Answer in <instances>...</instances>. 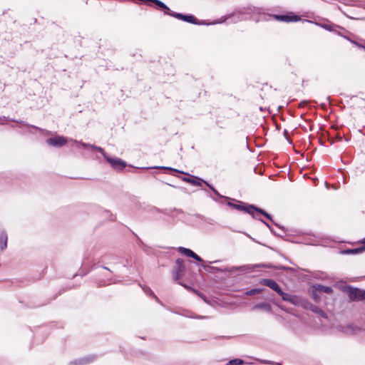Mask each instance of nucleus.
Masks as SVG:
<instances>
[{
  "label": "nucleus",
  "instance_id": "f257e3e1",
  "mask_svg": "<svg viewBox=\"0 0 365 365\" xmlns=\"http://www.w3.org/2000/svg\"><path fill=\"white\" fill-rule=\"evenodd\" d=\"M252 13L266 15L264 9L263 8L249 6L247 8H245L244 11L240 10L237 12H234L230 16H228L226 19L234 18L233 22H237L238 21L245 20L247 18L245 16L246 14H250Z\"/></svg>",
  "mask_w": 365,
  "mask_h": 365
},
{
  "label": "nucleus",
  "instance_id": "f03ea898",
  "mask_svg": "<svg viewBox=\"0 0 365 365\" xmlns=\"http://www.w3.org/2000/svg\"><path fill=\"white\" fill-rule=\"evenodd\" d=\"M169 16H173L175 19L182 20L185 22H187L192 24L195 25H209L210 24H207L205 21H199L195 16L192 14H184L181 13H177L173 11L172 13H169Z\"/></svg>",
  "mask_w": 365,
  "mask_h": 365
},
{
  "label": "nucleus",
  "instance_id": "7ed1b4c3",
  "mask_svg": "<svg viewBox=\"0 0 365 365\" xmlns=\"http://www.w3.org/2000/svg\"><path fill=\"white\" fill-rule=\"evenodd\" d=\"M346 292L351 301L359 302L365 300V290H362L357 287L348 286Z\"/></svg>",
  "mask_w": 365,
  "mask_h": 365
},
{
  "label": "nucleus",
  "instance_id": "20e7f679",
  "mask_svg": "<svg viewBox=\"0 0 365 365\" xmlns=\"http://www.w3.org/2000/svg\"><path fill=\"white\" fill-rule=\"evenodd\" d=\"M299 307H302L306 309H309L313 313L319 315L322 318H324V319L328 318L327 313L324 312L321 308H319L318 306H317L315 304H313L312 302H310L309 301H308L305 299H303V298L302 299Z\"/></svg>",
  "mask_w": 365,
  "mask_h": 365
},
{
  "label": "nucleus",
  "instance_id": "39448f33",
  "mask_svg": "<svg viewBox=\"0 0 365 365\" xmlns=\"http://www.w3.org/2000/svg\"><path fill=\"white\" fill-rule=\"evenodd\" d=\"M185 269L184 260L181 258H178L175 260V266L173 271L174 279L178 281L185 274Z\"/></svg>",
  "mask_w": 365,
  "mask_h": 365
},
{
  "label": "nucleus",
  "instance_id": "423d86ee",
  "mask_svg": "<svg viewBox=\"0 0 365 365\" xmlns=\"http://www.w3.org/2000/svg\"><path fill=\"white\" fill-rule=\"evenodd\" d=\"M269 17H273L274 19L279 21L284 22H297L301 20V17L299 15H295L290 12L286 14H267Z\"/></svg>",
  "mask_w": 365,
  "mask_h": 365
},
{
  "label": "nucleus",
  "instance_id": "0eeeda50",
  "mask_svg": "<svg viewBox=\"0 0 365 365\" xmlns=\"http://www.w3.org/2000/svg\"><path fill=\"white\" fill-rule=\"evenodd\" d=\"M105 160L109 163L111 167L116 170L121 171L123 170L127 165L125 161L121 160L118 158H111L108 155H105Z\"/></svg>",
  "mask_w": 365,
  "mask_h": 365
},
{
  "label": "nucleus",
  "instance_id": "6e6552de",
  "mask_svg": "<svg viewBox=\"0 0 365 365\" xmlns=\"http://www.w3.org/2000/svg\"><path fill=\"white\" fill-rule=\"evenodd\" d=\"M278 294L282 297V299L283 301L289 302L292 304H294L295 306H299V304L302 299V297H299L297 295H293V294L286 293V292H283L282 289L280 291V292Z\"/></svg>",
  "mask_w": 365,
  "mask_h": 365
},
{
  "label": "nucleus",
  "instance_id": "1a4fd4ad",
  "mask_svg": "<svg viewBox=\"0 0 365 365\" xmlns=\"http://www.w3.org/2000/svg\"><path fill=\"white\" fill-rule=\"evenodd\" d=\"M46 142L48 145L55 148H61L66 144L67 140L63 136H56L54 138H48Z\"/></svg>",
  "mask_w": 365,
  "mask_h": 365
},
{
  "label": "nucleus",
  "instance_id": "9d476101",
  "mask_svg": "<svg viewBox=\"0 0 365 365\" xmlns=\"http://www.w3.org/2000/svg\"><path fill=\"white\" fill-rule=\"evenodd\" d=\"M260 284L267 286L276 292L277 294L282 290L279 284L272 279H262L259 281Z\"/></svg>",
  "mask_w": 365,
  "mask_h": 365
},
{
  "label": "nucleus",
  "instance_id": "9b49d317",
  "mask_svg": "<svg viewBox=\"0 0 365 365\" xmlns=\"http://www.w3.org/2000/svg\"><path fill=\"white\" fill-rule=\"evenodd\" d=\"M178 251L181 254L184 255L185 256H186L187 257L192 258L198 262H203L202 259L200 256H198L195 252H194L192 250H190L189 248L179 247Z\"/></svg>",
  "mask_w": 365,
  "mask_h": 365
},
{
  "label": "nucleus",
  "instance_id": "f8f14e48",
  "mask_svg": "<svg viewBox=\"0 0 365 365\" xmlns=\"http://www.w3.org/2000/svg\"><path fill=\"white\" fill-rule=\"evenodd\" d=\"M255 267H266V268H273L277 270H286V271H294V269L290 267H286L284 265H273L272 264H258L252 266V269Z\"/></svg>",
  "mask_w": 365,
  "mask_h": 365
},
{
  "label": "nucleus",
  "instance_id": "ddd939ff",
  "mask_svg": "<svg viewBox=\"0 0 365 365\" xmlns=\"http://www.w3.org/2000/svg\"><path fill=\"white\" fill-rule=\"evenodd\" d=\"M96 359L95 356H88L86 357H83L81 359H75L73 361H71L68 363V365H86L88 364L91 363Z\"/></svg>",
  "mask_w": 365,
  "mask_h": 365
},
{
  "label": "nucleus",
  "instance_id": "4468645a",
  "mask_svg": "<svg viewBox=\"0 0 365 365\" xmlns=\"http://www.w3.org/2000/svg\"><path fill=\"white\" fill-rule=\"evenodd\" d=\"M145 1H150L154 4L155 9L163 11L165 14L169 15V13H172L170 8L160 0H145Z\"/></svg>",
  "mask_w": 365,
  "mask_h": 365
},
{
  "label": "nucleus",
  "instance_id": "2eb2a0df",
  "mask_svg": "<svg viewBox=\"0 0 365 365\" xmlns=\"http://www.w3.org/2000/svg\"><path fill=\"white\" fill-rule=\"evenodd\" d=\"M234 200L235 201V200ZM236 202L237 203H233L231 202H228L227 206L234 210L244 211L246 213L250 212V211L247 210V206H248L247 203H245V202H241L239 200H236Z\"/></svg>",
  "mask_w": 365,
  "mask_h": 365
},
{
  "label": "nucleus",
  "instance_id": "dca6fc26",
  "mask_svg": "<svg viewBox=\"0 0 365 365\" xmlns=\"http://www.w3.org/2000/svg\"><path fill=\"white\" fill-rule=\"evenodd\" d=\"M340 330L346 334H354L361 330V328L354 324H349L345 327H341Z\"/></svg>",
  "mask_w": 365,
  "mask_h": 365
},
{
  "label": "nucleus",
  "instance_id": "f3484780",
  "mask_svg": "<svg viewBox=\"0 0 365 365\" xmlns=\"http://www.w3.org/2000/svg\"><path fill=\"white\" fill-rule=\"evenodd\" d=\"M247 210L250 211V212H247V213L250 214L252 217L253 219L258 220L260 221L262 219L259 217V215L257 214H255L253 211H256L261 215H262V213L265 211L262 208H259L254 205H250V204H248Z\"/></svg>",
  "mask_w": 365,
  "mask_h": 365
},
{
  "label": "nucleus",
  "instance_id": "a211bd4d",
  "mask_svg": "<svg viewBox=\"0 0 365 365\" xmlns=\"http://www.w3.org/2000/svg\"><path fill=\"white\" fill-rule=\"evenodd\" d=\"M182 180H183L184 182H189L192 185L195 186H200V181H202V180L200 179V178L193 175H190V177H182Z\"/></svg>",
  "mask_w": 365,
  "mask_h": 365
},
{
  "label": "nucleus",
  "instance_id": "6ab92c4d",
  "mask_svg": "<svg viewBox=\"0 0 365 365\" xmlns=\"http://www.w3.org/2000/svg\"><path fill=\"white\" fill-rule=\"evenodd\" d=\"M252 309L253 310L263 309L265 312H272V306L268 302H259V303L255 304L252 307Z\"/></svg>",
  "mask_w": 365,
  "mask_h": 365
},
{
  "label": "nucleus",
  "instance_id": "aec40b11",
  "mask_svg": "<svg viewBox=\"0 0 365 365\" xmlns=\"http://www.w3.org/2000/svg\"><path fill=\"white\" fill-rule=\"evenodd\" d=\"M320 26L322 27L324 29L327 30V31H331L333 32L334 31V28H338L339 29L343 31H345L346 33L347 34H350L349 31L346 30L344 28L341 27V26H337L336 24H320Z\"/></svg>",
  "mask_w": 365,
  "mask_h": 365
},
{
  "label": "nucleus",
  "instance_id": "412c9836",
  "mask_svg": "<svg viewBox=\"0 0 365 365\" xmlns=\"http://www.w3.org/2000/svg\"><path fill=\"white\" fill-rule=\"evenodd\" d=\"M0 120H10V121L16 122V123H20L22 125H25V126H27V127H31V128H35V129L40 130L39 128H38V127H36L35 125H30V124L27 123L26 122H25L24 120H15V119L9 118V117H6V116L0 117ZM3 124H4V123H2V122H0V125H3Z\"/></svg>",
  "mask_w": 365,
  "mask_h": 365
},
{
  "label": "nucleus",
  "instance_id": "4be33fe9",
  "mask_svg": "<svg viewBox=\"0 0 365 365\" xmlns=\"http://www.w3.org/2000/svg\"><path fill=\"white\" fill-rule=\"evenodd\" d=\"M365 250V247H359L353 249H346L341 251V254L344 255H357L361 253Z\"/></svg>",
  "mask_w": 365,
  "mask_h": 365
},
{
  "label": "nucleus",
  "instance_id": "5701e85b",
  "mask_svg": "<svg viewBox=\"0 0 365 365\" xmlns=\"http://www.w3.org/2000/svg\"><path fill=\"white\" fill-rule=\"evenodd\" d=\"M312 288L316 291H321L327 294H331L333 292V289L329 286H324L322 284H313Z\"/></svg>",
  "mask_w": 365,
  "mask_h": 365
},
{
  "label": "nucleus",
  "instance_id": "b1692460",
  "mask_svg": "<svg viewBox=\"0 0 365 365\" xmlns=\"http://www.w3.org/2000/svg\"><path fill=\"white\" fill-rule=\"evenodd\" d=\"M8 236L5 232H2L0 235V247L1 250H4L7 247Z\"/></svg>",
  "mask_w": 365,
  "mask_h": 365
},
{
  "label": "nucleus",
  "instance_id": "393cba45",
  "mask_svg": "<svg viewBox=\"0 0 365 365\" xmlns=\"http://www.w3.org/2000/svg\"><path fill=\"white\" fill-rule=\"evenodd\" d=\"M81 145L83 148H86L87 147H90L93 150H98L99 152H101L103 156V158H105V155H108L104 150L101 148V147H98V146H96L95 145H90V144H86L85 143H81Z\"/></svg>",
  "mask_w": 365,
  "mask_h": 365
},
{
  "label": "nucleus",
  "instance_id": "a878e982",
  "mask_svg": "<svg viewBox=\"0 0 365 365\" xmlns=\"http://www.w3.org/2000/svg\"><path fill=\"white\" fill-rule=\"evenodd\" d=\"M141 287H142V289L144 291V292L148 295V296H150V297H153L158 302H160V300L158 298V297L153 293V292L152 291V289L148 287V286H145V285H140Z\"/></svg>",
  "mask_w": 365,
  "mask_h": 365
},
{
  "label": "nucleus",
  "instance_id": "bb28decb",
  "mask_svg": "<svg viewBox=\"0 0 365 365\" xmlns=\"http://www.w3.org/2000/svg\"><path fill=\"white\" fill-rule=\"evenodd\" d=\"M264 290V289H263V288H253V289L246 291L245 294L247 296H252V295L260 294Z\"/></svg>",
  "mask_w": 365,
  "mask_h": 365
},
{
  "label": "nucleus",
  "instance_id": "cd10ccee",
  "mask_svg": "<svg viewBox=\"0 0 365 365\" xmlns=\"http://www.w3.org/2000/svg\"><path fill=\"white\" fill-rule=\"evenodd\" d=\"M202 267L205 271L211 272V273L222 272V269L220 268H218L216 267L207 266V265H202Z\"/></svg>",
  "mask_w": 365,
  "mask_h": 365
},
{
  "label": "nucleus",
  "instance_id": "c85d7f7f",
  "mask_svg": "<svg viewBox=\"0 0 365 365\" xmlns=\"http://www.w3.org/2000/svg\"><path fill=\"white\" fill-rule=\"evenodd\" d=\"M244 363V360L241 359H234L230 360L226 365H242Z\"/></svg>",
  "mask_w": 365,
  "mask_h": 365
},
{
  "label": "nucleus",
  "instance_id": "c756f323",
  "mask_svg": "<svg viewBox=\"0 0 365 365\" xmlns=\"http://www.w3.org/2000/svg\"><path fill=\"white\" fill-rule=\"evenodd\" d=\"M153 168L168 170H170V171H173V172H176V173H182V174H185L183 171H180L179 170H177V169H175V168H170V167L156 166V167H153Z\"/></svg>",
  "mask_w": 365,
  "mask_h": 365
},
{
  "label": "nucleus",
  "instance_id": "7c9ffc66",
  "mask_svg": "<svg viewBox=\"0 0 365 365\" xmlns=\"http://www.w3.org/2000/svg\"><path fill=\"white\" fill-rule=\"evenodd\" d=\"M311 296L312 298L317 302H319L321 299L320 295L317 293V292L315 289L312 290Z\"/></svg>",
  "mask_w": 365,
  "mask_h": 365
},
{
  "label": "nucleus",
  "instance_id": "2f4dec72",
  "mask_svg": "<svg viewBox=\"0 0 365 365\" xmlns=\"http://www.w3.org/2000/svg\"><path fill=\"white\" fill-rule=\"evenodd\" d=\"M261 222L264 223L269 229V230L273 235H274L275 236H279V235L277 234L276 232L272 228V227L269 225L268 222H267L264 220H261Z\"/></svg>",
  "mask_w": 365,
  "mask_h": 365
},
{
  "label": "nucleus",
  "instance_id": "473e14b6",
  "mask_svg": "<svg viewBox=\"0 0 365 365\" xmlns=\"http://www.w3.org/2000/svg\"><path fill=\"white\" fill-rule=\"evenodd\" d=\"M104 214L106 217H109L110 221H115V217L113 215V214L109 210H105Z\"/></svg>",
  "mask_w": 365,
  "mask_h": 365
},
{
  "label": "nucleus",
  "instance_id": "72a5a7b5",
  "mask_svg": "<svg viewBox=\"0 0 365 365\" xmlns=\"http://www.w3.org/2000/svg\"><path fill=\"white\" fill-rule=\"evenodd\" d=\"M283 135H284V138H285L286 139H287L288 143H289V144H292V140H290V138H289V132H288V130H286V129H285V130H284Z\"/></svg>",
  "mask_w": 365,
  "mask_h": 365
},
{
  "label": "nucleus",
  "instance_id": "f704fd0d",
  "mask_svg": "<svg viewBox=\"0 0 365 365\" xmlns=\"http://www.w3.org/2000/svg\"><path fill=\"white\" fill-rule=\"evenodd\" d=\"M351 43H353L354 45L359 47V48H364L365 49V46H363L362 44L361 43H359L358 42H356V41L353 40L351 38V41H349Z\"/></svg>",
  "mask_w": 365,
  "mask_h": 365
},
{
  "label": "nucleus",
  "instance_id": "c9c22d12",
  "mask_svg": "<svg viewBox=\"0 0 365 365\" xmlns=\"http://www.w3.org/2000/svg\"><path fill=\"white\" fill-rule=\"evenodd\" d=\"M214 194L217 196H218L220 198H225V199H227V200H230V198L228 197H226V196H223L222 195H220L218 191L215 189L214 191H213Z\"/></svg>",
  "mask_w": 365,
  "mask_h": 365
},
{
  "label": "nucleus",
  "instance_id": "e433bc0d",
  "mask_svg": "<svg viewBox=\"0 0 365 365\" xmlns=\"http://www.w3.org/2000/svg\"><path fill=\"white\" fill-rule=\"evenodd\" d=\"M262 215L264 216L267 219L272 221V216L267 213L266 211H264L263 213H262Z\"/></svg>",
  "mask_w": 365,
  "mask_h": 365
},
{
  "label": "nucleus",
  "instance_id": "4c0bfd02",
  "mask_svg": "<svg viewBox=\"0 0 365 365\" xmlns=\"http://www.w3.org/2000/svg\"><path fill=\"white\" fill-rule=\"evenodd\" d=\"M260 362L263 364H274V362L269 360H261Z\"/></svg>",
  "mask_w": 365,
  "mask_h": 365
},
{
  "label": "nucleus",
  "instance_id": "58836bf2",
  "mask_svg": "<svg viewBox=\"0 0 365 365\" xmlns=\"http://www.w3.org/2000/svg\"><path fill=\"white\" fill-rule=\"evenodd\" d=\"M336 29L337 28H334L333 32L342 37L344 33L341 32L339 30H337Z\"/></svg>",
  "mask_w": 365,
  "mask_h": 365
},
{
  "label": "nucleus",
  "instance_id": "ea45409f",
  "mask_svg": "<svg viewBox=\"0 0 365 365\" xmlns=\"http://www.w3.org/2000/svg\"><path fill=\"white\" fill-rule=\"evenodd\" d=\"M344 34L343 35L342 37L344 38L345 39H346L349 41H351V38L349 37L348 34L346 33L345 31H344ZM349 35H352V34L350 33V34H349Z\"/></svg>",
  "mask_w": 365,
  "mask_h": 365
},
{
  "label": "nucleus",
  "instance_id": "a19ab883",
  "mask_svg": "<svg viewBox=\"0 0 365 365\" xmlns=\"http://www.w3.org/2000/svg\"><path fill=\"white\" fill-rule=\"evenodd\" d=\"M202 182L205 183L212 192L215 190V188L212 185L209 184L206 181L202 180Z\"/></svg>",
  "mask_w": 365,
  "mask_h": 365
},
{
  "label": "nucleus",
  "instance_id": "79ce46f5",
  "mask_svg": "<svg viewBox=\"0 0 365 365\" xmlns=\"http://www.w3.org/2000/svg\"><path fill=\"white\" fill-rule=\"evenodd\" d=\"M202 182L205 183L212 192L215 190V188L212 185L209 184L206 181L202 180Z\"/></svg>",
  "mask_w": 365,
  "mask_h": 365
},
{
  "label": "nucleus",
  "instance_id": "37998d69",
  "mask_svg": "<svg viewBox=\"0 0 365 365\" xmlns=\"http://www.w3.org/2000/svg\"><path fill=\"white\" fill-rule=\"evenodd\" d=\"M178 283L179 284H180L181 286H182V287H184L187 288V289H190V287L189 286H187V285H186V284H185L182 283V282H178Z\"/></svg>",
  "mask_w": 365,
  "mask_h": 365
},
{
  "label": "nucleus",
  "instance_id": "c03bdc74",
  "mask_svg": "<svg viewBox=\"0 0 365 365\" xmlns=\"http://www.w3.org/2000/svg\"><path fill=\"white\" fill-rule=\"evenodd\" d=\"M173 210H175L177 213H182V210L180 209L174 208Z\"/></svg>",
  "mask_w": 365,
  "mask_h": 365
},
{
  "label": "nucleus",
  "instance_id": "a18cd8bd",
  "mask_svg": "<svg viewBox=\"0 0 365 365\" xmlns=\"http://www.w3.org/2000/svg\"><path fill=\"white\" fill-rule=\"evenodd\" d=\"M305 104H307V101H302V102L299 103V106H305Z\"/></svg>",
  "mask_w": 365,
  "mask_h": 365
},
{
  "label": "nucleus",
  "instance_id": "49530a36",
  "mask_svg": "<svg viewBox=\"0 0 365 365\" xmlns=\"http://www.w3.org/2000/svg\"><path fill=\"white\" fill-rule=\"evenodd\" d=\"M101 267L103 269H106V270H108V271L110 272V269H109L108 267H105V266H101Z\"/></svg>",
  "mask_w": 365,
  "mask_h": 365
},
{
  "label": "nucleus",
  "instance_id": "de8ad7c7",
  "mask_svg": "<svg viewBox=\"0 0 365 365\" xmlns=\"http://www.w3.org/2000/svg\"><path fill=\"white\" fill-rule=\"evenodd\" d=\"M327 101L329 103L330 102V96L327 97Z\"/></svg>",
  "mask_w": 365,
  "mask_h": 365
},
{
  "label": "nucleus",
  "instance_id": "09e8293b",
  "mask_svg": "<svg viewBox=\"0 0 365 365\" xmlns=\"http://www.w3.org/2000/svg\"><path fill=\"white\" fill-rule=\"evenodd\" d=\"M165 184H167L168 185H170V186H171V187H175V185H171V184H170V183H167V182H165Z\"/></svg>",
  "mask_w": 365,
  "mask_h": 365
},
{
  "label": "nucleus",
  "instance_id": "8fccbe9b",
  "mask_svg": "<svg viewBox=\"0 0 365 365\" xmlns=\"http://www.w3.org/2000/svg\"><path fill=\"white\" fill-rule=\"evenodd\" d=\"M274 225H275L276 226H277L278 227H280L277 223H275V222H274Z\"/></svg>",
  "mask_w": 365,
  "mask_h": 365
},
{
  "label": "nucleus",
  "instance_id": "3c124183",
  "mask_svg": "<svg viewBox=\"0 0 365 365\" xmlns=\"http://www.w3.org/2000/svg\"><path fill=\"white\" fill-rule=\"evenodd\" d=\"M274 364H276V365H282V364H279V363H275V362H274Z\"/></svg>",
  "mask_w": 365,
  "mask_h": 365
},
{
  "label": "nucleus",
  "instance_id": "603ef678",
  "mask_svg": "<svg viewBox=\"0 0 365 365\" xmlns=\"http://www.w3.org/2000/svg\"><path fill=\"white\" fill-rule=\"evenodd\" d=\"M325 105H326V104H325V103H322V106H325Z\"/></svg>",
  "mask_w": 365,
  "mask_h": 365
},
{
  "label": "nucleus",
  "instance_id": "864d4df0",
  "mask_svg": "<svg viewBox=\"0 0 365 365\" xmlns=\"http://www.w3.org/2000/svg\"><path fill=\"white\" fill-rule=\"evenodd\" d=\"M197 318L202 319L204 318V317H197Z\"/></svg>",
  "mask_w": 365,
  "mask_h": 365
},
{
  "label": "nucleus",
  "instance_id": "5fc2aeb1",
  "mask_svg": "<svg viewBox=\"0 0 365 365\" xmlns=\"http://www.w3.org/2000/svg\"><path fill=\"white\" fill-rule=\"evenodd\" d=\"M364 243H365V238H364ZM364 247H365V245H364Z\"/></svg>",
  "mask_w": 365,
  "mask_h": 365
},
{
  "label": "nucleus",
  "instance_id": "6e6d98bb",
  "mask_svg": "<svg viewBox=\"0 0 365 365\" xmlns=\"http://www.w3.org/2000/svg\"><path fill=\"white\" fill-rule=\"evenodd\" d=\"M364 243H365V238H364ZM364 247H365V245H364Z\"/></svg>",
  "mask_w": 365,
  "mask_h": 365
}]
</instances>
